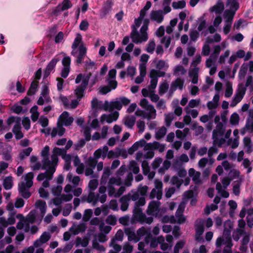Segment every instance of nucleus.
Listing matches in <instances>:
<instances>
[{"label":"nucleus","mask_w":253,"mask_h":253,"mask_svg":"<svg viewBox=\"0 0 253 253\" xmlns=\"http://www.w3.org/2000/svg\"><path fill=\"white\" fill-rule=\"evenodd\" d=\"M49 147L45 146L41 152L42 157V169H46V171L38 174L37 178L39 181L43 180L46 175L48 177V179H52L53 173L56 170V167L58 164V154H61L62 150L61 148L55 147L52 150V154L50 156L49 155Z\"/></svg>","instance_id":"f257e3e1"},{"label":"nucleus","mask_w":253,"mask_h":253,"mask_svg":"<svg viewBox=\"0 0 253 253\" xmlns=\"http://www.w3.org/2000/svg\"><path fill=\"white\" fill-rule=\"evenodd\" d=\"M71 54L76 58L78 64L81 63L86 54V48L82 41L81 34H78L72 45Z\"/></svg>","instance_id":"f03ea898"},{"label":"nucleus","mask_w":253,"mask_h":253,"mask_svg":"<svg viewBox=\"0 0 253 253\" xmlns=\"http://www.w3.org/2000/svg\"><path fill=\"white\" fill-rule=\"evenodd\" d=\"M34 177V174L32 172H28L22 177L23 180L18 184V191L24 198L28 199L31 196L29 188L33 184Z\"/></svg>","instance_id":"7ed1b4c3"},{"label":"nucleus","mask_w":253,"mask_h":253,"mask_svg":"<svg viewBox=\"0 0 253 253\" xmlns=\"http://www.w3.org/2000/svg\"><path fill=\"white\" fill-rule=\"evenodd\" d=\"M148 23L149 20L145 19L144 21V25L141 28L140 32H138L137 30L135 31V28L132 30L130 37L133 42L138 44L147 41L148 37L147 30Z\"/></svg>","instance_id":"20e7f679"},{"label":"nucleus","mask_w":253,"mask_h":253,"mask_svg":"<svg viewBox=\"0 0 253 253\" xmlns=\"http://www.w3.org/2000/svg\"><path fill=\"white\" fill-rule=\"evenodd\" d=\"M231 231L224 229L223 235L218 237L215 242L217 248H219L222 245H225L223 252V253H232L231 248L233 246L231 238Z\"/></svg>","instance_id":"39448f33"},{"label":"nucleus","mask_w":253,"mask_h":253,"mask_svg":"<svg viewBox=\"0 0 253 253\" xmlns=\"http://www.w3.org/2000/svg\"><path fill=\"white\" fill-rule=\"evenodd\" d=\"M153 221V217H146V215L143 213L142 209L140 207H134L130 223L134 224L138 222L141 223H146L150 224Z\"/></svg>","instance_id":"423d86ee"},{"label":"nucleus","mask_w":253,"mask_h":253,"mask_svg":"<svg viewBox=\"0 0 253 253\" xmlns=\"http://www.w3.org/2000/svg\"><path fill=\"white\" fill-rule=\"evenodd\" d=\"M139 105L145 110V119L148 120L156 119L157 116L156 110L154 106L150 104L146 99H142Z\"/></svg>","instance_id":"0eeeda50"},{"label":"nucleus","mask_w":253,"mask_h":253,"mask_svg":"<svg viewBox=\"0 0 253 253\" xmlns=\"http://www.w3.org/2000/svg\"><path fill=\"white\" fill-rule=\"evenodd\" d=\"M146 142L144 139H141L136 142L129 149V153H132L133 152L137 150L139 147H143V150L145 152L144 154V158L148 159H152L154 156L153 149H146Z\"/></svg>","instance_id":"6e6552de"},{"label":"nucleus","mask_w":253,"mask_h":253,"mask_svg":"<svg viewBox=\"0 0 253 253\" xmlns=\"http://www.w3.org/2000/svg\"><path fill=\"white\" fill-rule=\"evenodd\" d=\"M132 180L133 176L131 173H128L125 180L123 178L118 176L116 175V176L112 177L110 178L108 184L118 186L122 184H124L126 186H129L131 185Z\"/></svg>","instance_id":"1a4fd4ad"},{"label":"nucleus","mask_w":253,"mask_h":253,"mask_svg":"<svg viewBox=\"0 0 253 253\" xmlns=\"http://www.w3.org/2000/svg\"><path fill=\"white\" fill-rule=\"evenodd\" d=\"M247 88L243 84H240L238 85V89L234 95V96L230 103V106L235 107L243 98Z\"/></svg>","instance_id":"9d476101"},{"label":"nucleus","mask_w":253,"mask_h":253,"mask_svg":"<svg viewBox=\"0 0 253 253\" xmlns=\"http://www.w3.org/2000/svg\"><path fill=\"white\" fill-rule=\"evenodd\" d=\"M231 180L228 177H224L222 179L221 182L223 185V188L220 183L217 182L216 185V189L222 197L227 198L229 196V193L225 189L229 185Z\"/></svg>","instance_id":"9b49d317"},{"label":"nucleus","mask_w":253,"mask_h":253,"mask_svg":"<svg viewBox=\"0 0 253 253\" xmlns=\"http://www.w3.org/2000/svg\"><path fill=\"white\" fill-rule=\"evenodd\" d=\"M161 203L159 201H152L148 206L147 210V213L150 215L159 217L161 215L160 213L161 209L160 208Z\"/></svg>","instance_id":"f8f14e48"},{"label":"nucleus","mask_w":253,"mask_h":253,"mask_svg":"<svg viewBox=\"0 0 253 253\" xmlns=\"http://www.w3.org/2000/svg\"><path fill=\"white\" fill-rule=\"evenodd\" d=\"M74 118L67 111H64L59 117L57 122L63 126H68L72 125Z\"/></svg>","instance_id":"ddd939ff"},{"label":"nucleus","mask_w":253,"mask_h":253,"mask_svg":"<svg viewBox=\"0 0 253 253\" xmlns=\"http://www.w3.org/2000/svg\"><path fill=\"white\" fill-rule=\"evenodd\" d=\"M126 196H128L129 200H131L133 201H136L134 207H140L144 206L145 203V199L144 197H140L138 192H135L132 193H129Z\"/></svg>","instance_id":"4468645a"},{"label":"nucleus","mask_w":253,"mask_h":253,"mask_svg":"<svg viewBox=\"0 0 253 253\" xmlns=\"http://www.w3.org/2000/svg\"><path fill=\"white\" fill-rule=\"evenodd\" d=\"M97 162V160L92 157L89 158L85 162V175L86 176H92L93 177V169L95 168Z\"/></svg>","instance_id":"2eb2a0df"},{"label":"nucleus","mask_w":253,"mask_h":253,"mask_svg":"<svg viewBox=\"0 0 253 253\" xmlns=\"http://www.w3.org/2000/svg\"><path fill=\"white\" fill-rule=\"evenodd\" d=\"M16 212H10L7 219L4 217H0V225L3 227H6L9 225H13L15 223Z\"/></svg>","instance_id":"dca6fc26"},{"label":"nucleus","mask_w":253,"mask_h":253,"mask_svg":"<svg viewBox=\"0 0 253 253\" xmlns=\"http://www.w3.org/2000/svg\"><path fill=\"white\" fill-rule=\"evenodd\" d=\"M109 102L105 101L103 103L101 101L98 100L96 98H93L91 101L92 109L96 111L99 110L108 111Z\"/></svg>","instance_id":"f3484780"},{"label":"nucleus","mask_w":253,"mask_h":253,"mask_svg":"<svg viewBox=\"0 0 253 253\" xmlns=\"http://www.w3.org/2000/svg\"><path fill=\"white\" fill-rule=\"evenodd\" d=\"M185 202L184 201L181 202L175 213L177 222L179 224L184 223L186 220V217L183 214L185 208Z\"/></svg>","instance_id":"a211bd4d"},{"label":"nucleus","mask_w":253,"mask_h":253,"mask_svg":"<svg viewBox=\"0 0 253 253\" xmlns=\"http://www.w3.org/2000/svg\"><path fill=\"white\" fill-rule=\"evenodd\" d=\"M62 63L63 68L61 73V76L66 78L69 75L70 70L71 58L69 56H65L62 59Z\"/></svg>","instance_id":"6ab92c4d"},{"label":"nucleus","mask_w":253,"mask_h":253,"mask_svg":"<svg viewBox=\"0 0 253 253\" xmlns=\"http://www.w3.org/2000/svg\"><path fill=\"white\" fill-rule=\"evenodd\" d=\"M88 81L89 78L86 77L84 79L81 84L75 89V94L78 98H81L84 96V91L88 83Z\"/></svg>","instance_id":"aec40b11"},{"label":"nucleus","mask_w":253,"mask_h":253,"mask_svg":"<svg viewBox=\"0 0 253 253\" xmlns=\"http://www.w3.org/2000/svg\"><path fill=\"white\" fill-rule=\"evenodd\" d=\"M224 9V4L221 0H218L212 6L210 7L209 10L211 13L220 15Z\"/></svg>","instance_id":"412c9836"},{"label":"nucleus","mask_w":253,"mask_h":253,"mask_svg":"<svg viewBox=\"0 0 253 253\" xmlns=\"http://www.w3.org/2000/svg\"><path fill=\"white\" fill-rule=\"evenodd\" d=\"M118 117L119 113L116 111L109 115L103 114L100 117V122L104 123L106 121L107 123L110 124L114 121H116L118 119Z\"/></svg>","instance_id":"4be33fe9"},{"label":"nucleus","mask_w":253,"mask_h":253,"mask_svg":"<svg viewBox=\"0 0 253 253\" xmlns=\"http://www.w3.org/2000/svg\"><path fill=\"white\" fill-rule=\"evenodd\" d=\"M150 18L159 24L161 23L164 20L163 11L152 10L150 13Z\"/></svg>","instance_id":"5701e85b"},{"label":"nucleus","mask_w":253,"mask_h":253,"mask_svg":"<svg viewBox=\"0 0 253 253\" xmlns=\"http://www.w3.org/2000/svg\"><path fill=\"white\" fill-rule=\"evenodd\" d=\"M142 168L143 174L147 175L149 179H152L154 177L155 172L154 171H150L149 163L146 160L142 161Z\"/></svg>","instance_id":"b1692460"},{"label":"nucleus","mask_w":253,"mask_h":253,"mask_svg":"<svg viewBox=\"0 0 253 253\" xmlns=\"http://www.w3.org/2000/svg\"><path fill=\"white\" fill-rule=\"evenodd\" d=\"M188 174L192 178L193 181L196 184H200L202 183L201 179V173L196 171L193 168H190L188 171Z\"/></svg>","instance_id":"393cba45"},{"label":"nucleus","mask_w":253,"mask_h":253,"mask_svg":"<svg viewBox=\"0 0 253 253\" xmlns=\"http://www.w3.org/2000/svg\"><path fill=\"white\" fill-rule=\"evenodd\" d=\"M116 73V70L113 69L110 70L108 73V82L112 89H115L117 86V82L115 80Z\"/></svg>","instance_id":"a878e982"},{"label":"nucleus","mask_w":253,"mask_h":253,"mask_svg":"<svg viewBox=\"0 0 253 253\" xmlns=\"http://www.w3.org/2000/svg\"><path fill=\"white\" fill-rule=\"evenodd\" d=\"M145 148L146 149H153L154 150H158L160 152H163L166 149V145L164 144L154 141L152 143H147Z\"/></svg>","instance_id":"bb28decb"},{"label":"nucleus","mask_w":253,"mask_h":253,"mask_svg":"<svg viewBox=\"0 0 253 253\" xmlns=\"http://www.w3.org/2000/svg\"><path fill=\"white\" fill-rule=\"evenodd\" d=\"M72 191V186L69 184H67L64 187V191L67 193V194H62L60 195L63 202H68L72 199L73 195L72 194L69 193Z\"/></svg>","instance_id":"cd10ccee"},{"label":"nucleus","mask_w":253,"mask_h":253,"mask_svg":"<svg viewBox=\"0 0 253 253\" xmlns=\"http://www.w3.org/2000/svg\"><path fill=\"white\" fill-rule=\"evenodd\" d=\"M86 201L88 203L95 206L98 201L100 202V194L93 191H90L88 194Z\"/></svg>","instance_id":"c85d7f7f"},{"label":"nucleus","mask_w":253,"mask_h":253,"mask_svg":"<svg viewBox=\"0 0 253 253\" xmlns=\"http://www.w3.org/2000/svg\"><path fill=\"white\" fill-rule=\"evenodd\" d=\"M228 177L231 180H233L235 179H237V180H244V175L241 174L240 170L236 169H233L230 170L228 174Z\"/></svg>","instance_id":"c756f323"},{"label":"nucleus","mask_w":253,"mask_h":253,"mask_svg":"<svg viewBox=\"0 0 253 253\" xmlns=\"http://www.w3.org/2000/svg\"><path fill=\"white\" fill-rule=\"evenodd\" d=\"M199 68H193L189 71V77L191 79V82L193 84H197L198 82V77L199 72Z\"/></svg>","instance_id":"7c9ffc66"},{"label":"nucleus","mask_w":253,"mask_h":253,"mask_svg":"<svg viewBox=\"0 0 253 253\" xmlns=\"http://www.w3.org/2000/svg\"><path fill=\"white\" fill-rule=\"evenodd\" d=\"M184 84V81L180 78H177L175 81L171 84L169 91L172 93L177 88L182 89Z\"/></svg>","instance_id":"2f4dec72"},{"label":"nucleus","mask_w":253,"mask_h":253,"mask_svg":"<svg viewBox=\"0 0 253 253\" xmlns=\"http://www.w3.org/2000/svg\"><path fill=\"white\" fill-rule=\"evenodd\" d=\"M86 225L84 223L80 224H74L70 228V232L74 235H77L81 232L84 231L86 229Z\"/></svg>","instance_id":"473e14b6"},{"label":"nucleus","mask_w":253,"mask_h":253,"mask_svg":"<svg viewBox=\"0 0 253 253\" xmlns=\"http://www.w3.org/2000/svg\"><path fill=\"white\" fill-rule=\"evenodd\" d=\"M112 5L113 4L111 0H107L105 2L100 12V16L101 18L104 17L111 11Z\"/></svg>","instance_id":"72a5a7b5"},{"label":"nucleus","mask_w":253,"mask_h":253,"mask_svg":"<svg viewBox=\"0 0 253 253\" xmlns=\"http://www.w3.org/2000/svg\"><path fill=\"white\" fill-rule=\"evenodd\" d=\"M63 125L59 124L58 123H57V126L56 127H54L52 131L51 132V135L52 137H54L56 135H58L59 136H62L65 132V129L63 127Z\"/></svg>","instance_id":"f704fd0d"},{"label":"nucleus","mask_w":253,"mask_h":253,"mask_svg":"<svg viewBox=\"0 0 253 253\" xmlns=\"http://www.w3.org/2000/svg\"><path fill=\"white\" fill-rule=\"evenodd\" d=\"M72 6V2L69 0H64L61 3H59L56 7V12H59L67 10Z\"/></svg>","instance_id":"c9c22d12"},{"label":"nucleus","mask_w":253,"mask_h":253,"mask_svg":"<svg viewBox=\"0 0 253 253\" xmlns=\"http://www.w3.org/2000/svg\"><path fill=\"white\" fill-rule=\"evenodd\" d=\"M243 145L247 153L250 154L253 151V144L250 137H245L244 138Z\"/></svg>","instance_id":"e433bc0d"},{"label":"nucleus","mask_w":253,"mask_h":253,"mask_svg":"<svg viewBox=\"0 0 253 253\" xmlns=\"http://www.w3.org/2000/svg\"><path fill=\"white\" fill-rule=\"evenodd\" d=\"M108 151V147L107 146H104L102 148L98 149L94 153V159L97 160L100 157L105 158Z\"/></svg>","instance_id":"4c0bfd02"},{"label":"nucleus","mask_w":253,"mask_h":253,"mask_svg":"<svg viewBox=\"0 0 253 253\" xmlns=\"http://www.w3.org/2000/svg\"><path fill=\"white\" fill-rule=\"evenodd\" d=\"M224 132V128L222 123L217 124L216 128L213 131L212 138H216L217 136H223Z\"/></svg>","instance_id":"58836bf2"},{"label":"nucleus","mask_w":253,"mask_h":253,"mask_svg":"<svg viewBox=\"0 0 253 253\" xmlns=\"http://www.w3.org/2000/svg\"><path fill=\"white\" fill-rule=\"evenodd\" d=\"M136 119L133 116H126L123 119V122L126 126L131 128L135 124Z\"/></svg>","instance_id":"ea45409f"},{"label":"nucleus","mask_w":253,"mask_h":253,"mask_svg":"<svg viewBox=\"0 0 253 253\" xmlns=\"http://www.w3.org/2000/svg\"><path fill=\"white\" fill-rule=\"evenodd\" d=\"M235 13L236 12L232 11L231 10H226L223 14L224 23H232Z\"/></svg>","instance_id":"a19ab883"},{"label":"nucleus","mask_w":253,"mask_h":253,"mask_svg":"<svg viewBox=\"0 0 253 253\" xmlns=\"http://www.w3.org/2000/svg\"><path fill=\"white\" fill-rule=\"evenodd\" d=\"M196 233L199 235H202L204 232V222L202 219L196 220L195 224Z\"/></svg>","instance_id":"79ce46f5"},{"label":"nucleus","mask_w":253,"mask_h":253,"mask_svg":"<svg viewBox=\"0 0 253 253\" xmlns=\"http://www.w3.org/2000/svg\"><path fill=\"white\" fill-rule=\"evenodd\" d=\"M35 207L37 209H39L42 216L44 215L46 211V205L45 201L39 200L35 203Z\"/></svg>","instance_id":"37998d69"},{"label":"nucleus","mask_w":253,"mask_h":253,"mask_svg":"<svg viewBox=\"0 0 253 253\" xmlns=\"http://www.w3.org/2000/svg\"><path fill=\"white\" fill-rule=\"evenodd\" d=\"M226 6L229 8L228 10L236 12L239 7V4L237 0H229L226 2Z\"/></svg>","instance_id":"c03bdc74"},{"label":"nucleus","mask_w":253,"mask_h":253,"mask_svg":"<svg viewBox=\"0 0 253 253\" xmlns=\"http://www.w3.org/2000/svg\"><path fill=\"white\" fill-rule=\"evenodd\" d=\"M120 202L121 204V210L123 211H126L129 206V198L127 196H123L120 199Z\"/></svg>","instance_id":"a18cd8bd"},{"label":"nucleus","mask_w":253,"mask_h":253,"mask_svg":"<svg viewBox=\"0 0 253 253\" xmlns=\"http://www.w3.org/2000/svg\"><path fill=\"white\" fill-rule=\"evenodd\" d=\"M244 180H236L233 183V193L236 196H239L240 193V187Z\"/></svg>","instance_id":"49530a36"},{"label":"nucleus","mask_w":253,"mask_h":253,"mask_svg":"<svg viewBox=\"0 0 253 253\" xmlns=\"http://www.w3.org/2000/svg\"><path fill=\"white\" fill-rule=\"evenodd\" d=\"M30 112L31 114V118L33 122L37 121L40 116V113L38 111V107L36 105H34L31 108Z\"/></svg>","instance_id":"de8ad7c7"},{"label":"nucleus","mask_w":253,"mask_h":253,"mask_svg":"<svg viewBox=\"0 0 253 253\" xmlns=\"http://www.w3.org/2000/svg\"><path fill=\"white\" fill-rule=\"evenodd\" d=\"M99 193L100 194V202L103 204L107 199V195L106 194V187L102 185L99 187L98 189Z\"/></svg>","instance_id":"09e8293b"},{"label":"nucleus","mask_w":253,"mask_h":253,"mask_svg":"<svg viewBox=\"0 0 253 253\" xmlns=\"http://www.w3.org/2000/svg\"><path fill=\"white\" fill-rule=\"evenodd\" d=\"M66 179L69 182L73 183L74 186L78 185L80 181V177L79 176H73L71 173L68 174Z\"/></svg>","instance_id":"8fccbe9b"},{"label":"nucleus","mask_w":253,"mask_h":253,"mask_svg":"<svg viewBox=\"0 0 253 253\" xmlns=\"http://www.w3.org/2000/svg\"><path fill=\"white\" fill-rule=\"evenodd\" d=\"M111 174V170L109 168L105 167L103 170V173L100 180L101 184H105L108 178Z\"/></svg>","instance_id":"3c124183"},{"label":"nucleus","mask_w":253,"mask_h":253,"mask_svg":"<svg viewBox=\"0 0 253 253\" xmlns=\"http://www.w3.org/2000/svg\"><path fill=\"white\" fill-rule=\"evenodd\" d=\"M122 108V105L120 101L111 102H109L108 111L111 112L115 109L120 110Z\"/></svg>","instance_id":"603ef678"},{"label":"nucleus","mask_w":253,"mask_h":253,"mask_svg":"<svg viewBox=\"0 0 253 253\" xmlns=\"http://www.w3.org/2000/svg\"><path fill=\"white\" fill-rule=\"evenodd\" d=\"M110 247H112L109 253H119L122 250V246L116 243L115 240L112 239L110 243Z\"/></svg>","instance_id":"864d4df0"},{"label":"nucleus","mask_w":253,"mask_h":253,"mask_svg":"<svg viewBox=\"0 0 253 253\" xmlns=\"http://www.w3.org/2000/svg\"><path fill=\"white\" fill-rule=\"evenodd\" d=\"M186 73V69L181 65H178L173 68V75L174 76H180L184 75Z\"/></svg>","instance_id":"5fc2aeb1"},{"label":"nucleus","mask_w":253,"mask_h":253,"mask_svg":"<svg viewBox=\"0 0 253 253\" xmlns=\"http://www.w3.org/2000/svg\"><path fill=\"white\" fill-rule=\"evenodd\" d=\"M167 131V129L166 127L164 126L160 127L158 130H157L155 132V138L156 139H160L164 137L166 135Z\"/></svg>","instance_id":"6e6d98bb"},{"label":"nucleus","mask_w":253,"mask_h":253,"mask_svg":"<svg viewBox=\"0 0 253 253\" xmlns=\"http://www.w3.org/2000/svg\"><path fill=\"white\" fill-rule=\"evenodd\" d=\"M252 163L248 158H245L242 161L241 166L245 169H247V173H250L253 169L252 167L251 166Z\"/></svg>","instance_id":"4d7b16f0"},{"label":"nucleus","mask_w":253,"mask_h":253,"mask_svg":"<svg viewBox=\"0 0 253 253\" xmlns=\"http://www.w3.org/2000/svg\"><path fill=\"white\" fill-rule=\"evenodd\" d=\"M48 93L49 89L47 85L45 84L43 85L41 95L43 97L46 102H49L51 101L50 97L48 95Z\"/></svg>","instance_id":"13d9d810"},{"label":"nucleus","mask_w":253,"mask_h":253,"mask_svg":"<svg viewBox=\"0 0 253 253\" xmlns=\"http://www.w3.org/2000/svg\"><path fill=\"white\" fill-rule=\"evenodd\" d=\"M169 67V64L163 60L158 61L156 63V67L157 69L167 70Z\"/></svg>","instance_id":"bf43d9fd"},{"label":"nucleus","mask_w":253,"mask_h":253,"mask_svg":"<svg viewBox=\"0 0 253 253\" xmlns=\"http://www.w3.org/2000/svg\"><path fill=\"white\" fill-rule=\"evenodd\" d=\"M3 185L5 189H11L13 185L12 177L11 176L6 177L3 180Z\"/></svg>","instance_id":"052dcab7"},{"label":"nucleus","mask_w":253,"mask_h":253,"mask_svg":"<svg viewBox=\"0 0 253 253\" xmlns=\"http://www.w3.org/2000/svg\"><path fill=\"white\" fill-rule=\"evenodd\" d=\"M165 122L167 126H169L172 121L174 120V115L173 113L170 112L165 114Z\"/></svg>","instance_id":"680f3d73"},{"label":"nucleus","mask_w":253,"mask_h":253,"mask_svg":"<svg viewBox=\"0 0 253 253\" xmlns=\"http://www.w3.org/2000/svg\"><path fill=\"white\" fill-rule=\"evenodd\" d=\"M162 191H159L156 189H153L150 194V198L151 199H154L157 198L158 201L162 198Z\"/></svg>","instance_id":"e2e57ef3"},{"label":"nucleus","mask_w":253,"mask_h":253,"mask_svg":"<svg viewBox=\"0 0 253 253\" xmlns=\"http://www.w3.org/2000/svg\"><path fill=\"white\" fill-rule=\"evenodd\" d=\"M128 169L129 170L132 171L134 174H137L139 172V165L134 161L130 162Z\"/></svg>","instance_id":"0e129e2a"},{"label":"nucleus","mask_w":253,"mask_h":253,"mask_svg":"<svg viewBox=\"0 0 253 253\" xmlns=\"http://www.w3.org/2000/svg\"><path fill=\"white\" fill-rule=\"evenodd\" d=\"M216 58L213 55H211L210 57L208 58L206 62V66L207 68H211L213 66H216L215 64Z\"/></svg>","instance_id":"69168bd1"},{"label":"nucleus","mask_w":253,"mask_h":253,"mask_svg":"<svg viewBox=\"0 0 253 253\" xmlns=\"http://www.w3.org/2000/svg\"><path fill=\"white\" fill-rule=\"evenodd\" d=\"M189 132L188 128H185L183 130H177L175 132L176 136L178 138H182L187 136Z\"/></svg>","instance_id":"338daca9"},{"label":"nucleus","mask_w":253,"mask_h":253,"mask_svg":"<svg viewBox=\"0 0 253 253\" xmlns=\"http://www.w3.org/2000/svg\"><path fill=\"white\" fill-rule=\"evenodd\" d=\"M170 182L171 184L175 185L179 189L183 183V180L179 178L177 176H174L171 178Z\"/></svg>","instance_id":"774afa93"}]
</instances>
